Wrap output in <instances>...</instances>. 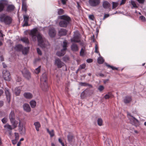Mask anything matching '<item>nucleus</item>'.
<instances>
[{"label":"nucleus","mask_w":146,"mask_h":146,"mask_svg":"<svg viewBox=\"0 0 146 146\" xmlns=\"http://www.w3.org/2000/svg\"><path fill=\"white\" fill-rule=\"evenodd\" d=\"M23 46L21 44H18L15 47V49L17 51H21Z\"/></svg>","instance_id":"28"},{"label":"nucleus","mask_w":146,"mask_h":146,"mask_svg":"<svg viewBox=\"0 0 146 146\" xmlns=\"http://www.w3.org/2000/svg\"><path fill=\"white\" fill-rule=\"evenodd\" d=\"M46 81V74L44 73L42 74L40 78V87L44 91L47 90L48 88Z\"/></svg>","instance_id":"3"},{"label":"nucleus","mask_w":146,"mask_h":146,"mask_svg":"<svg viewBox=\"0 0 146 146\" xmlns=\"http://www.w3.org/2000/svg\"><path fill=\"white\" fill-rule=\"evenodd\" d=\"M34 125L35 126V128L37 131H39V128L40 127V124L39 122H36L34 123Z\"/></svg>","instance_id":"27"},{"label":"nucleus","mask_w":146,"mask_h":146,"mask_svg":"<svg viewBox=\"0 0 146 146\" xmlns=\"http://www.w3.org/2000/svg\"><path fill=\"white\" fill-rule=\"evenodd\" d=\"M80 85L81 86H87V84L86 83L81 82L80 83Z\"/></svg>","instance_id":"56"},{"label":"nucleus","mask_w":146,"mask_h":146,"mask_svg":"<svg viewBox=\"0 0 146 146\" xmlns=\"http://www.w3.org/2000/svg\"><path fill=\"white\" fill-rule=\"evenodd\" d=\"M102 6L104 9H107L109 8L110 4L108 1H105L103 2Z\"/></svg>","instance_id":"17"},{"label":"nucleus","mask_w":146,"mask_h":146,"mask_svg":"<svg viewBox=\"0 0 146 146\" xmlns=\"http://www.w3.org/2000/svg\"><path fill=\"white\" fill-rule=\"evenodd\" d=\"M5 113L3 111H0V117H2L5 116Z\"/></svg>","instance_id":"53"},{"label":"nucleus","mask_w":146,"mask_h":146,"mask_svg":"<svg viewBox=\"0 0 146 146\" xmlns=\"http://www.w3.org/2000/svg\"><path fill=\"white\" fill-rule=\"evenodd\" d=\"M15 7L14 5L11 2H9L8 5L7 6L6 9H14Z\"/></svg>","instance_id":"23"},{"label":"nucleus","mask_w":146,"mask_h":146,"mask_svg":"<svg viewBox=\"0 0 146 146\" xmlns=\"http://www.w3.org/2000/svg\"><path fill=\"white\" fill-rule=\"evenodd\" d=\"M126 0H121V3L119 5H120L124 4Z\"/></svg>","instance_id":"59"},{"label":"nucleus","mask_w":146,"mask_h":146,"mask_svg":"<svg viewBox=\"0 0 146 146\" xmlns=\"http://www.w3.org/2000/svg\"><path fill=\"white\" fill-rule=\"evenodd\" d=\"M21 78L20 77H17V78L16 79V80L17 82H19L21 80Z\"/></svg>","instance_id":"62"},{"label":"nucleus","mask_w":146,"mask_h":146,"mask_svg":"<svg viewBox=\"0 0 146 146\" xmlns=\"http://www.w3.org/2000/svg\"><path fill=\"white\" fill-rule=\"evenodd\" d=\"M27 6L26 3L24 0L22 1V9H27Z\"/></svg>","instance_id":"36"},{"label":"nucleus","mask_w":146,"mask_h":146,"mask_svg":"<svg viewBox=\"0 0 146 146\" xmlns=\"http://www.w3.org/2000/svg\"><path fill=\"white\" fill-rule=\"evenodd\" d=\"M18 119L19 121L18 125L19 131L21 134H25V128L23 126V125L21 123L20 119L19 118Z\"/></svg>","instance_id":"7"},{"label":"nucleus","mask_w":146,"mask_h":146,"mask_svg":"<svg viewBox=\"0 0 146 146\" xmlns=\"http://www.w3.org/2000/svg\"><path fill=\"white\" fill-rule=\"evenodd\" d=\"M3 77L4 80L9 81L11 79V76L9 71L6 70H4L3 72Z\"/></svg>","instance_id":"6"},{"label":"nucleus","mask_w":146,"mask_h":146,"mask_svg":"<svg viewBox=\"0 0 146 146\" xmlns=\"http://www.w3.org/2000/svg\"><path fill=\"white\" fill-rule=\"evenodd\" d=\"M3 105V101H0V107Z\"/></svg>","instance_id":"64"},{"label":"nucleus","mask_w":146,"mask_h":146,"mask_svg":"<svg viewBox=\"0 0 146 146\" xmlns=\"http://www.w3.org/2000/svg\"><path fill=\"white\" fill-rule=\"evenodd\" d=\"M63 44L62 46L63 48L62 49L66 51V50L67 49L66 47L67 44V42H66V40H65L63 42Z\"/></svg>","instance_id":"38"},{"label":"nucleus","mask_w":146,"mask_h":146,"mask_svg":"<svg viewBox=\"0 0 146 146\" xmlns=\"http://www.w3.org/2000/svg\"><path fill=\"white\" fill-rule=\"evenodd\" d=\"M59 17L60 19H62L59 22V26L61 27H66L70 21V18L66 15L60 16Z\"/></svg>","instance_id":"2"},{"label":"nucleus","mask_w":146,"mask_h":146,"mask_svg":"<svg viewBox=\"0 0 146 146\" xmlns=\"http://www.w3.org/2000/svg\"><path fill=\"white\" fill-rule=\"evenodd\" d=\"M5 93L6 96L7 100L8 102H9L11 99V94L9 92V90L7 88H5Z\"/></svg>","instance_id":"14"},{"label":"nucleus","mask_w":146,"mask_h":146,"mask_svg":"<svg viewBox=\"0 0 146 146\" xmlns=\"http://www.w3.org/2000/svg\"><path fill=\"white\" fill-rule=\"evenodd\" d=\"M98 125L100 126L102 125L103 123V121L102 119L98 118L97 120Z\"/></svg>","instance_id":"40"},{"label":"nucleus","mask_w":146,"mask_h":146,"mask_svg":"<svg viewBox=\"0 0 146 146\" xmlns=\"http://www.w3.org/2000/svg\"><path fill=\"white\" fill-rule=\"evenodd\" d=\"M127 116L131 123L133 125L137 123L138 122V120L135 118L134 117L131 116L130 114L129 113L127 114Z\"/></svg>","instance_id":"11"},{"label":"nucleus","mask_w":146,"mask_h":146,"mask_svg":"<svg viewBox=\"0 0 146 146\" xmlns=\"http://www.w3.org/2000/svg\"><path fill=\"white\" fill-rule=\"evenodd\" d=\"M104 89V87L103 86L100 85L99 86L98 88V89L100 91H101L103 90Z\"/></svg>","instance_id":"50"},{"label":"nucleus","mask_w":146,"mask_h":146,"mask_svg":"<svg viewBox=\"0 0 146 146\" xmlns=\"http://www.w3.org/2000/svg\"><path fill=\"white\" fill-rule=\"evenodd\" d=\"M131 100V98L129 96H126L124 99V102L125 104L129 103Z\"/></svg>","instance_id":"26"},{"label":"nucleus","mask_w":146,"mask_h":146,"mask_svg":"<svg viewBox=\"0 0 146 146\" xmlns=\"http://www.w3.org/2000/svg\"><path fill=\"white\" fill-rule=\"evenodd\" d=\"M66 53V51L63 49L61 50V51L58 52L56 53V55L59 56H63Z\"/></svg>","instance_id":"24"},{"label":"nucleus","mask_w":146,"mask_h":146,"mask_svg":"<svg viewBox=\"0 0 146 146\" xmlns=\"http://www.w3.org/2000/svg\"><path fill=\"white\" fill-rule=\"evenodd\" d=\"M36 50L38 54L40 55H42L41 51L38 48H36Z\"/></svg>","instance_id":"55"},{"label":"nucleus","mask_w":146,"mask_h":146,"mask_svg":"<svg viewBox=\"0 0 146 146\" xmlns=\"http://www.w3.org/2000/svg\"><path fill=\"white\" fill-rule=\"evenodd\" d=\"M71 50L74 52L78 51V47L77 45L75 43L72 44L71 46Z\"/></svg>","instance_id":"19"},{"label":"nucleus","mask_w":146,"mask_h":146,"mask_svg":"<svg viewBox=\"0 0 146 146\" xmlns=\"http://www.w3.org/2000/svg\"><path fill=\"white\" fill-rule=\"evenodd\" d=\"M10 122L12 124V126L14 129L15 128L17 127V125L18 124V122L15 120V119L12 120V121H10Z\"/></svg>","instance_id":"25"},{"label":"nucleus","mask_w":146,"mask_h":146,"mask_svg":"<svg viewBox=\"0 0 146 146\" xmlns=\"http://www.w3.org/2000/svg\"><path fill=\"white\" fill-rule=\"evenodd\" d=\"M9 118L10 121H12V120L15 119V115L14 112L13 111H11L9 115Z\"/></svg>","instance_id":"21"},{"label":"nucleus","mask_w":146,"mask_h":146,"mask_svg":"<svg viewBox=\"0 0 146 146\" xmlns=\"http://www.w3.org/2000/svg\"><path fill=\"white\" fill-rule=\"evenodd\" d=\"M93 61L92 59H88L86 61L87 62L90 63L92 62Z\"/></svg>","instance_id":"60"},{"label":"nucleus","mask_w":146,"mask_h":146,"mask_svg":"<svg viewBox=\"0 0 146 146\" xmlns=\"http://www.w3.org/2000/svg\"><path fill=\"white\" fill-rule=\"evenodd\" d=\"M30 104L32 108H34L36 106V102L35 100H32L30 102Z\"/></svg>","instance_id":"31"},{"label":"nucleus","mask_w":146,"mask_h":146,"mask_svg":"<svg viewBox=\"0 0 146 146\" xmlns=\"http://www.w3.org/2000/svg\"><path fill=\"white\" fill-rule=\"evenodd\" d=\"M8 3V0H0V9H4Z\"/></svg>","instance_id":"8"},{"label":"nucleus","mask_w":146,"mask_h":146,"mask_svg":"<svg viewBox=\"0 0 146 146\" xmlns=\"http://www.w3.org/2000/svg\"><path fill=\"white\" fill-rule=\"evenodd\" d=\"M139 2V3H141V4H142V3H143L144 1H145V0H137Z\"/></svg>","instance_id":"61"},{"label":"nucleus","mask_w":146,"mask_h":146,"mask_svg":"<svg viewBox=\"0 0 146 146\" xmlns=\"http://www.w3.org/2000/svg\"><path fill=\"white\" fill-rule=\"evenodd\" d=\"M48 34L49 36L51 37H54L56 34V32L54 28L52 27L49 29Z\"/></svg>","instance_id":"13"},{"label":"nucleus","mask_w":146,"mask_h":146,"mask_svg":"<svg viewBox=\"0 0 146 146\" xmlns=\"http://www.w3.org/2000/svg\"><path fill=\"white\" fill-rule=\"evenodd\" d=\"M66 0H61L62 3L63 5L66 4Z\"/></svg>","instance_id":"63"},{"label":"nucleus","mask_w":146,"mask_h":146,"mask_svg":"<svg viewBox=\"0 0 146 146\" xmlns=\"http://www.w3.org/2000/svg\"><path fill=\"white\" fill-rule=\"evenodd\" d=\"M23 109L24 111L27 112H29L31 111V108L29 104H24L23 105Z\"/></svg>","instance_id":"15"},{"label":"nucleus","mask_w":146,"mask_h":146,"mask_svg":"<svg viewBox=\"0 0 146 146\" xmlns=\"http://www.w3.org/2000/svg\"><path fill=\"white\" fill-rule=\"evenodd\" d=\"M21 92V90L19 87H17L15 88L14 93L15 94L19 96V95Z\"/></svg>","instance_id":"29"},{"label":"nucleus","mask_w":146,"mask_h":146,"mask_svg":"<svg viewBox=\"0 0 146 146\" xmlns=\"http://www.w3.org/2000/svg\"><path fill=\"white\" fill-rule=\"evenodd\" d=\"M17 141H18L17 140L15 139L13 140L12 141V143L13 145H15L17 143Z\"/></svg>","instance_id":"57"},{"label":"nucleus","mask_w":146,"mask_h":146,"mask_svg":"<svg viewBox=\"0 0 146 146\" xmlns=\"http://www.w3.org/2000/svg\"><path fill=\"white\" fill-rule=\"evenodd\" d=\"M100 3V0H89V5L92 7H96Z\"/></svg>","instance_id":"9"},{"label":"nucleus","mask_w":146,"mask_h":146,"mask_svg":"<svg viewBox=\"0 0 146 146\" xmlns=\"http://www.w3.org/2000/svg\"><path fill=\"white\" fill-rule=\"evenodd\" d=\"M139 20L143 22H145L146 21V19L144 16L141 15L139 17Z\"/></svg>","instance_id":"39"},{"label":"nucleus","mask_w":146,"mask_h":146,"mask_svg":"<svg viewBox=\"0 0 146 146\" xmlns=\"http://www.w3.org/2000/svg\"><path fill=\"white\" fill-rule=\"evenodd\" d=\"M46 129L47 132L50 134V137H52L54 136V133L53 130L52 129L50 131L48 128H46Z\"/></svg>","instance_id":"32"},{"label":"nucleus","mask_w":146,"mask_h":146,"mask_svg":"<svg viewBox=\"0 0 146 146\" xmlns=\"http://www.w3.org/2000/svg\"><path fill=\"white\" fill-rule=\"evenodd\" d=\"M131 4L133 5V7H137V6L135 4V3L134 1L132 0L131 1Z\"/></svg>","instance_id":"49"},{"label":"nucleus","mask_w":146,"mask_h":146,"mask_svg":"<svg viewBox=\"0 0 146 146\" xmlns=\"http://www.w3.org/2000/svg\"><path fill=\"white\" fill-rule=\"evenodd\" d=\"M89 18L90 19L93 21L94 19V17L93 15H89Z\"/></svg>","instance_id":"52"},{"label":"nucleus","mask_w":146,"mask_h":146,"mask_svg":"<svg viewBox=\"0 0 146 146\" xmlns=\"http://www.w3.org/2000/svg\"><path fill=\"white\" fill-rule=\"evenodd\" d=\"M24 97L26 98L30 99L33 98V96L32 94L30 93L25 92L23 94Z\"/></svg>","instance_id":"18"},{"label":"nucleus","mask_w":146,"mask_h":146,"mask_svg":"<svg viewBox=\"0 0 146 146\" xmlns=\"http://www.w3.org/2000/svg\"><path fill=\"white\" fill-rule=\"evenodd\" d=\"M29 47H25L24 48H23H23L22 49V50H21V51L22 52L23 54L25 55L27 54L29 51Z\"/></svg>","instance_id":"22"},{"label":"nucleus","mask_w":146,"mask_h":146,"mask_svg":"<svg viewBox=\"0 0 146 146\" xmlns=\"http://www.w3.org/2000/svg\"><path fill=\"white\" fill-rule=\"evenodd\" d=\"M112 3V8H115L119 5V1L117 2H113Z\"/></svg>","instance_id":"33"},{"label":"nucleus","mask_w":146,"mask_h":146,"mask_svg":"<svg viewBox=\"0 0 146 146\" xmlns=\"http://www.w3.org/2000/svg\"><path fill=\"white\" fill-rule=\"evenodd\" d=\"M112 93H111L109 92L106 94L104 96V98L105 99H107L109 98L110 97H112Z\"/></svg>","instance_id":"37"},{"label":"nucleus","mask_w":146,"mask_h":146,"mask_svg":"<svg viewBox=\"0 0 146 146\" xmlns=\"http://www.w3.org/2000/svg\"><path fill=\"white\" fill-rule=\"evenodd\" d=\"M4 127L5 129H7L8 130H11L13 129H14V128H13L12 126L10 125H9L8 123H7L6 124H5L4 126Z\"/></svg>","instance_id":"30"},{"label":"nucleus","mask_w":146,"mask_h":146,"mask_svg":"<svg viewBox=\"0 0 146 146\" xmlns=\"http://www.w3.org/2000/svg\"><path fill=\"white\" fill-rule=\"evenodd\" d=\"M12 19L10 16L5 14H0V21L1 22H4L6 25L10 24L12 21Z\"/></svg>","instance_id":"4"},{"label":"nucleus","mask_w":146,"mask_h":146,"mask_svg":"<svg viewBox=\"0 0 146 146\" xmlns=\"http://www.w3.org/2000/svg\"><path fill=\"white\" fill-rule=\"evenodd\" d=\"M8 121V119L7 117H5L1 119V121L3 123L5 124Z\"/></svg>","instance_id":"44"},{"label":"nucleus","mask_w":146,"mask_h":146,"mask_svg":"<svg viewBox=\"0 0 146 146\" xmlns=\"http://www.w3.org/2000/svg\"><path fill=\"white\" fill-rule=\"evenodd\" d=\"M21 40L23 42L27 44H28L29 42L28 39L26 37H23L21 39Z\"/></svg>","instance_id":"35"},{"label":"nucleus","mask_w":146,"mask_h":146,"mask_svg":"<svg viewBox=\"0 0 146 146\" xmlns=\"http://www.w3.org/2000/svg\"><path fill=\"white\" fill-rule=\"evenodd\" d=\"M98 44L97 43H96L95 44V52L96 53H98L99 55V56H100V54L99 53L98 51Z\"/></svg>","instance_id":"41"},{"label":"nucleus","mask_w":146,"mask_h":146,"mask_svg":"<svg viewBox=\"0 0 146 146\" xmlns=\"http://www.w3.org/2000/svg\"><path fill=\"white\" fill-rule=\"evenodd\" d=\"M104 62V60L102 57H100L98 58V62L99 64H102Z\"/></svg>","instance_id":"34"},{"label":"nucleus","mask_w":146,"mask_h":146,"mask_svg":"<svg viewBox=\"0 0 146 146\" xmlns=\"http://www.w3.org/2000/svg\"><path fill=\"white\" fill-rule=\"evenodd\" d=\"M86 67V64H82L80 65L79 67L78 70V71L81 69L84 68Z\"/></svg>","instance_id":"42"},{"label":"nucleus","mask_w":146,"mask_h":146,"mask_svg":"<svg viewBox=\"0 0 146 146\" xmlns=\"http://www.w3.org/2000/svg\"><path fill=\"white\" fill-rule=\"evenodd\" d=\"M58 34L60 36L65 35L66 34V31L65 29H61L59 31Z\"/></svg>","instance_id":"20"},{"label":"nucleus","mask_w":146,"mask_h":146,"mask_svg":"<svg viewBox=\"0 0 146 146\" xmlns=\"http://www.w3.org/2000/svg\"><path fill=\"white\" fill-rule=\"evenodd\" d=\"M32 40L35 41L37 38L38 42V45L42 48H44L46 46V41L45 39L43 37L42 35L38 32L37 28H33L30 31L29 33Z\"/></svg>","instance_id":"1"},{"label":"nucleus","mask_w":146,"mask_h":146,"mask_svg":"<svg viewBox=\"0 0 146 146\" xmlns=\"http://www.w3.org/2000/svg\"><path fill=\"white\" fill-rule=\"evenodd\" d=\"M54 64L57 66L58 68H61L64 65V64L59 58H57L55 59Z\"/></svg>","instance_id":"10"},{"label":"nucleus","mask_w":146,"mask_h":146,"mask_svg":"<svg viewBox=\"0 0 146 146\" xmlns=\"http://www.w3.org/2000/svg\"><path fill=\"white\" fill-rule=\"evenodd\" d=\"M24 22V23L23 25V26H27L28 25V21L29 20V17L28 16L24 15H23Z\"/></svg>","instance_id":"16"},{"label":"nucleus","mask_w":146,"mask_h":146,"mask_svg":"<svg viewBox=\"0 0 146 146\" xmlns=\"http://www.w3.org/2000/svg\"><path fill=\"white\" fill-rule=\"evenodd\" d=\"M40 67L41 66H40L38 68L35 69V72L36 74H38L40 72Z\"/></svg>","instance_id":"46"},{"label":"nucleus","mask_w":146,"mask_h":146,"mask_svg":"<svg viewBox=\"0 0 146 146\" xmlns=\"http://www.w3.org/2000/svg\"><path fill=\"white\" fill-rule=\"evenodd\" d=\"M15 139L18 140L19 139V134L18 133H15Z\"/></svg>","instance_id":"51"},{"label":"nucleus","mask_w":146,"mask_h":146,"mask_svg":"<svg viewBox=\"0 0 146 146\" xmlns=\"http://www.w3.org/2000/svg\"><path fill=\"white\" fill-rule=\"evenodd\" d=\"M84 50L83 48H82L80 52V55L81 56H84V55L85 54L84 53Z\"/></svg>","instance_id":"47"},{"label":"nucleus","mask_w":146,"mask_h":146,"mask_svg":"<svg viewBox=\"0 0 146 146\" xmlns=\"http://www.w3.org/2000/svg\"><path fill=\"white\" fill-rule=\"evenodd\" d=\"M109 16V15L108 14H105L104 15V17L103 19V20H104L106 18L108 17Z\"/></svg>","instance_id":"58"},{"label":"nucleus","mask_w":146,"mask_h":146,"mask_svg":"<svg viewBox=\"0 0 146 146\" xmlns=\"http://www.w3.org/2000/svg\"><path fill=\"white\" fill-rule=\"evenodd\" d=\"M68 140L69 142H71L73 138L72 135H69L68 136Z\"/></svg>","instance_id":"48"},{"label":"nucleus","mask_w":146,"mask_h":146,"mask_svg":"<svg viewBox=\"0 0 146 146\" xmlns=\"http://www.w3.org/2000/svg\"><path fill=\"white\" fill-rule=\"evenodd\" d=\"M64 11L63 10H59L58 12V14L59 15H62L63 14Z\"/></svg>","instance_id":"54"},{"label":"nucleus","mask_w":146,"mask_h":146,"mask_svg":"<svg viewBox=\"0 0 146 146\" xmlns=\"http://www.w3.org/2000/svg\"><path fill=\"white\" fill-rule=\"evenodd\" d=\"M80 41V34L78 31L74 33V36L71 39V42H78Z\"/></svg>","instance_id":"5"},{"label":"nucleus","mask_w":146,"mask_h":146,"mask_svg":"<svg viewBox=\"0 0 146 146\" xmlns=\"http://www.w3.org/2000/svg\"><path fill=\"white\" fill-rule=\"evenodd\" d=\"M106 65L108 68H111L113 70H115V69L116 70H117V68H116L115 67H113V66H110V65H109V64H108L107 63H106Z\"/></svg>","instance_id":"45"},{"label":"nucleus","mask_w":146,"mask_h":146,"mask_svg":"<svg viewBox=\"0 0 146 146\" xmlns=\"http://www.w3.org/2000/svg\"><path fill=\"white\" fill-rule=\"evenodd\" d=\"M122 14L124 15H126V13H125L124 12H121L119 11H116L114 13L111 14V15H114V14Z\"/></svg>","instance_id":"43"},{"label":"nucleus","mask_w":146,"mask_h":146,"mask_svg":"<svg viewBox=\"0 0 146 146\" xmlns=\"http://www.w3.org/2000/svg\"><path fill=\"white\" fill-rule=\"evenodd\" d=\"M22 73L24 77L26 78L29 79L31 78V74L26 69H25L24 70L22 71Z\"/></svg>","instance_id":"12"}]
</instances>
